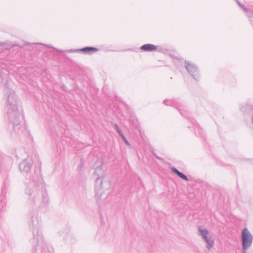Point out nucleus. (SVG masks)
<instances>
[{
    "label": "nucleus",
    "mask_w": 253,
    "mask_h": 253,
    "mask_svg": "<svg viewBox=\"0 0 253 253\" xmlns=\"http://www.w3.org/2000/svg\"><path fill=\"white\" fill-rule=\"evenodd\" d=\"M4 86L5 89L9 88L7 82V74L0 71V87Z\"/></svg>",
    "instance_id": "11"
},
{
    "label": "nucleus",
    "mask_w": 253,
    "mask_h": 253,
    "mask_svg": "<svg viewBox=\"0 0 253 253\" xmlns=\"http://www.w3.org/2000/svg\"><path fill=\"white\" fill-rule=\"evenodd\" d=\"M121 137L122 139L124 140L125 144L130 147L131 146L130 143L128 142V141L126 139V137L125 136L124 134H123L122 136H121Z\"/></svg>",
    "instance_id": "19"
},
{
    "label": "nucleus",
    "mask_w": 253,
    "mask_h": 253,
    "mask_svg": "<svg viewBox=\"0 0 253 253\" xmlns=\"http://www.w3.org/2000/svg\"><path fill=\"white\" fill-rule=\"evenodd\" d=\"M114 128L120 136H122L123 134H124L123 132L120 128L119 126L118 125H117L116 124H115L114 125Z\"/></svg>",
    "instance_id": "18"
},
{
    "label": "nucleus",
    "mask_w": 253,
    "mask_h": 253,
    "mask_svg": "<svg viewBox=\"0 0 253 253\" xmlns=\"http://www.w3.org/2000/svg\"><path fill=\"white\" fill-rule=\"evenodd\" d=\"M250 21L251 22V24H252V25L253 26V19H250Z\"/></svg>",
    "instance_id": "24"
},
{
    "label": "nucleus",
    "mask_w": 253,
    "mask_h": 253,
    "mask_svg": "<svg viewBox=\"0 0 253 253\" xmlns=\"http://www.w3.org/2000/svg\"><path fill=\"white\" fill-rule=\"evenodd\" d=\"M163 103L167 106H171L175 108L179 111L182 116L187 118L188 120H189L192 124L194 123V122L195 121V120L190 117L189 115V113L184 109V107L182 103L179 101L177 99H166L163 101Z\"/></svg>",
    "instance_id": "4"
},
{
    "label": "nucleus",
    "mask_w": 253,
    "mask_h": 253,
    "mask_svg": "<svg viewBox=\"0 0 253 253\" xmlns=\"http://www.w3.org/2000/svg\"><path fill=\"white\" fill-rule=\"evenodd\" d=\"M195 133L197 136L204 137V133L202 129L198 126L194 127Z\"/></svg>",
    "instance_id": "16"
},
{
    "label": "nucleus",
    "mask_w": 253,
    "mask_h": 253,
    "mask_svg": "<svg viewBox=\"0 0 253 253\" xmlns=\"http://www.w3.org/2000/svg\"><path fill=\"white\" fill-rule=\"evenodd\" d=\"M30 221L29 226L32 229L33 238L30 242L33 246H35V250L37 248L40 249L44 246H47L44 243L42 232L40 230L41 219L38 216L36 212L33 211L30 215Z\"/></svg>",
    "instance_id": "3"
},
{
    "label": "nucleus",
    "mask_w": 253,
    "mask_h": 253,
    "mask_svg": "<svg viewBox=\"0 0 253 253\" xmlns=\"http://www.w3.org/2000/svg\"><path fill=\"white\" fill-rule=\"evenodd\" d=\"M25 193L28 196V202L34 205L41 200V206L45 207L49 202V198L45 184L41 174L40 168L30 174L29 181L26 182Z\"/></svg>",
    "instance_id": "2"
},
{
    "label": "nucleus",
    "mask_w": 253,
    "mask_h": 253,
    "mask_svg": "<svg viewBox=\"0 0 253 253\" xmlns=\"http://www.w3.org/2000/svg\"><path fill=\"white\" fill-rule=\"evenodd\" d=\"M205 242L207 243V248L208 250H210L214 246V240L211 236L207 238V240H205Z\"/></svg>",
    "instance_id": "15"
},
{
    "label": "nucleus",
    "mask_w": 253,
    "mask_h": 253,
    "mask_svg": "<svg viewBox=\"0 0 253 253\" xmlns=\"http://www.w3.org/2000/svg\"><path fill=\"white\" fill-rule=\"evenodd\" d=\"M34 253H53V250L52 249L50 250L47 246H44L40 249L37 248Z\"/></svg>",
    "instance_id": "13"
},
{
    "label": "nucleus",
    "mask_w": 253,
    "mask_h": 253,
    "mask_svg": "<svg viewBox=\"0 0 253 253\" xmlns=\"http://www.w3.org/2000/svg\"><path fill=\"white\" fill-rule=\"evenodd\" d=\"M236 0V3H237V4L241 8H242L245 11V12L247 13L249 11V9L246 8L245 5L243 3H241L238 0Z\"/></svg>",
    "instance_id": "17"
},
{
    "label": "nucleus",
    "mask_w": 253,
    "mask_h": 253,
    "mask_svg": "<svg viewBox=\"0 0 253 253\" xmlns=\"http://www.w3.org/2000/svg\"><path fill=\"white\" fill-rule=\"evenodd\" d=\"M47 46H48V47H49V48H52L54 50H55V51H57V52H61V53H63V52H64V50H60V49H57V48H55V47H52V46H51V45H47Z\"/></svg>",
    "instance_id": "21"
},
{
    "label": "nucleus",
    "mask_w": 253,
    "mask_h": 253,
    "mask_svg": "<svg viewBox=\"0 0 253 253\" xmlns=\"http://www.w3.org/2000/svg\"><path fill=\"white\" fill-rule=\"evenodd\" d=\"M9 185V181L8 179H5L3 182V187L4 189L7 188Z\"/></svg>",
    "instance_id": "20"
},
{
    "label": "nucleus",
    "mask_w": 253,
    "mask_h": 253,
    "mask_svg": "<svg viewBox=\"0 0 253 253\" xmlns=\"http://www.w3.org/2000/svg\"><path fill=\"white\" fill-rule=\"evenodd\" d=\"M98 50H99V49L97 48H96L94 47L86 46V47L82 48L81 49H70L69 50H68V51L70 53L82 52L85 53L86 54H91L94 52H96L98 51Z\"/></svg>",
    "instance_id": "9"
},
{
    "label": "nucleus",
    "mask_w": 253,
    "mask_h": 253,
    "mask_svg": "<svg viewBox=\"0 0 253 253\" xmlns=\"http://www.w3.org/2000/svg\"><path fill=\"white\" fill-rule=\"evenodd\" d=\"M252 123L253 124V116L252 117Z\"/></svg>",
    "instance_id": "26"
},
{
    "label": "nucleus",
    "mask_w": 253,
    "mask_h": 253,
    "mask_svg": "<svg viewBox=\"0 0 253 253\" xmlns=\"http://www.w3.org/2000/svg\"><path fill=\"white\" fill-rule=\"evenodd\" d=\"M4 92L6 98L7 114L9 120L8 129L11 136L16 137L18 136L28 135L29 132L26 128L23 117L18 109L14 91L9 88L4 89Z\"/></svg>",
    "instance_id": "1"
},
{
    "label": "nucleus",
    "mask_w": 253,
    "mask_h": 253,
    "mask_svg": "<svg viewBox=\"0 0 253 253\" xmlns=\"http://www.w3.org/2000/svg\"><path fill=\"white\" fill-rule=\"evenodd\" d=\"M241 241L243 250H247L252 245L253 235L246 227L244 228L242 231Z\"/></svg>",
    "instance_id": "6"
},
{
    "label": "nucleus",
    "mask_w": 253,
    "mask_h": 253,
    "mask_svg": "<svg viewBox=\"0 0 253 253\" xmlns=\"http://www.w3.org/2000/svg\"><path fill=\"white\" fill-rule=\"evenodd\" d=\"M84 160L83 159H81V161H80V165H79L78 166V169H82V168L84 167Z\"/></svg>",
    "instance_id": "22"
},
{
    "label": "nucleus",
    "mask_w": 253,
    "mask_h": 253,
    "mask_svg": "<svg viewBox=\"0 0 253 253\" xmlns=\"http://www.w3.org/2000/svg\"><path fill=\"white\" fill-rule=\"evenodd\" d=\"M185 67L189 74L196 81H198L200 78V75L197 67L191 62L185 61Z\"/></svg>",
    "instance_id": "7"
},
{
    "label": "nucleus",
    "mask_w": 253,
    "mask_h": 253,
    "mask_svg": "<svg viewBox=\"0 0 253 253\" xmlns=\"http://www.w3.org/2000/svg\"><path fill=\"white\" fill-rule=\"evenodd\" d=\"M198 231L200 233V235L202 236V238L204 241L207 240V238L210 237V236H209V232L207 229H203L200 227H199Z\"/></svg>",
    "instance_id": "14"
},
{
    "label": "nucleus",
    "mask_w": 253,
    "mask_h": 253,
    "mask_svg": "<svg viewBox=\"0 0 253 253\" xmlns=\"http://www.w3.org/2000/svg\"><path fill=\"white\" fill-rule=\"evenodd\" d=\"M157 49L158 46L157 45L151 43L144 44L140 47L141 50L145 52H153L157 50Z\"/></svg>",
    "instance_id": "10"
},
{
    "label": "nucleus",
    "mask_w": 253,
    "mask_h": 253,
    "mask_svg": "<svg viewBox=\"0 0 253 253\" xmlns=\"http://www.w3.org/2000/svg\"><path fill=\"white\" fill-rule=\"evenodd\" d=\"M102 171V167H97L93 174L94 176H97L95 180V197L97 200H100L101 199L102 193V184L103 182L102 180L100 179V178L99 176V175L101 174Z\"/></svg>",
    "instance_id": "5"
},
{
    "label": "nucleus",
    "mask_w": 253,
    "mask_h": 253,
    "mask_svg": "<svg viewBox=\"0 0 253 253\" xmlns=\"http://www.w3.org/2000/svg\"><path fill=\"white\" fill-rule=\"evenodd\" d=\"M171 170L173 173L176 174L178 177L181 178L182 179L186 181H189V179L187 177V176L182 172L179 171L176 168L172 167L171 168Z\"/></svg>",
    "instance_id": "12"
},
{
    "label": "nucleus",
    "mask_w": 253,
    "mask_h": 253,
    "mask_svg": "<svg viewBox=\"0 0 253 253\" xmlns=\"http://www.w3.org/2000/svg\"><path fill=\"white\" fill-rule=\"evenodd\" d=\"M32 161L30 159H25L19 164V168L23 176H26L32 167Z\"/></svg>",
    "instance_id": "8"
},
{
    "label": "nucleus",
    "mask_w": 253,
    "mask_h": 253,
    "mask_svg": "<svg viewBox=\"0 0 253 253\" xmlns=\"http://www.w3.org/2000/svg\"><path fill=\"white\" fill-rule=\"evenodd\" d=\"M62 88H63V89L65 90V89L66 88V86L65 85H62Z\"/></svg>",
    "instance_id": "23"
},
{
    "label": "nucleus",
    "mask_w": 253,
    "mask_h": 253,
    "mask_svg": "<svg viewBox=\"0 0 253 253\" xmlns=\"http://www.w3.org/2000/svg\"><path fill=\"white\" fill-rule=\"evenodd\" d=\"M246 251L247 250H243V253H247Z\"/></svg>",
    "instance_id": "25"
}]
</instances>
